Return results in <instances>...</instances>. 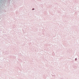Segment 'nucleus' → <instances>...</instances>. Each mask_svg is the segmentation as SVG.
<instances>
[{
	"label": "nucleus",
	"instance_id": "obj_1",
	"mask_svg": "<svg viewBox=\"0 0 79 79\" xmlns=\"http://www.w3.org/2000/svg\"><path fill=\"white\" fill-rule=\"evenodd\" d=\"M32 10H34V9H32Z\"/></svg>",
	"mask_w": 79,
	"mask_h": 79
},
{
	"label": "nucleus",
	"instance_id": "obj_2",
	"mask_svg": "<svg viewBox=\"0 0 79 79\" xmlns=\"http://www.w3.org/2000/svg\"><path fill=\"white\" fill-rule=\"evenodd\" d=\"M77 60V59H75V60Z\"/></svg>",
	"mask_w": 79,
	"mask_h": 79
}]
</instances>
